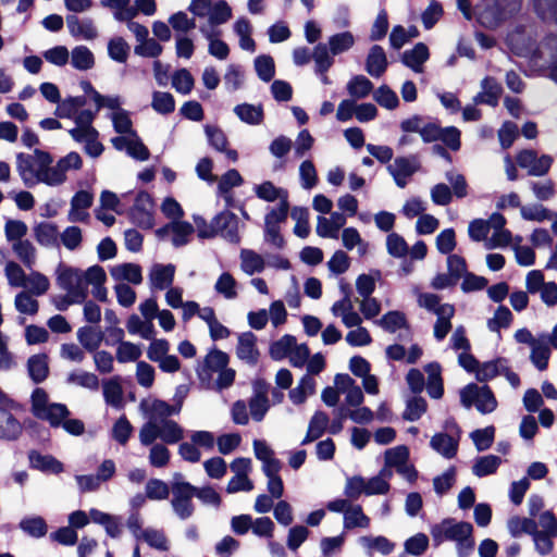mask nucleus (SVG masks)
I'll use <instances>...</instances> for the list:
<instances>
[{
  "label": "nucleus",
  "mask_w": 557,
  "mask_h": 557,
  "mask_svg": "<svg viewBox=\"0 0 557 557\" xmlns=\"http://www.w3.org/2000/svg\"><path fill=\"white\" fill-rule=\"evenodd\" d=\"M82 166V157L75 151L69 152L55 163L49 152L40 149H35L32 156L22 152L16 154V170L28 187L39 183L50 187L61 186L67 181L69 172L78 171Z\"/></svg>",
  "instance_id": "f257e3e1"
},
{
  "label": "nucleus",
  "mask_w": 557,
  "mask_h": 557,
  "mask_svg": "<svg viewBox=\"0 0 557 557\" xmlns=\"http://www.w3.org/2000/svg\"><path fill=\"white\" fill-rule=\"evenodd\" d=\"M55 275L59 287L66 292L70 302L83 304L88 297V286H91V294L97 300L108 301L104 286L107 274L102 267L95 264L84 271L60 263Z\"/></svg>",
  "instance_id": "f03ea898"
},
{
  "label": "nucleus",
  "mask_w": 557,
  "mask_h": 557,
  "mask_svg": "<svg viewBox=\"0 0 557 557\" xmlns=\"http://www.w3.org/2000/svg\"><path fill=\"white\" fill-rule=\"evenodd\" d=\"M140 408L147 417V421L141 425L138 434L143 446L151 445L157 440L170 445L183 440V428L170 419L171 416L180 412L181 407H174L163 400L154 399L150 404L141 401Z\"/></svg>",
  "instance_id": "7ed1b4c3"
},
{
  "label": "nucleus",
  "mask_w": 557,
  "mask_h": 557,
  "mask_svg": "<svg viewBox=\"0 0 557 557\" xmlns=\"http://www.w3.org/2000/svg\"><path fill=\"white\" fill-rule=\"evenodd\" d=\"M430 533L434 547L453 542L458 557H469L474 550L473 525L470 522L446 518L433 524Z\"/></svg>",
  "instance_id": "20e7f679"
},
{
  "label": "nucleus",
  "mask_w": 557,
  "mask_h": 557,
  "mask_svg": "<svg viewBox=\"0 0 557 557\" xmlns=\"http://www.w3.org/2000/svg\"><path fill=\"white\" fill-rule=\"evenodd\" d=\"M418 305L436 315L433 326V335L437 342H443L451 331V319L455 315V307L450 304H442L441 297L432 293H421L418 295Z\"/></svg>",
  "instance_id": "39448f33"
},
{
  "label": "nucleus",
  "mask_w": 557,
  "mask_h": 557,
  "mask_svg": "<svg viewBox=\"0 0 557 557\" xmlns=\"http://www.w3.org/2000/svg\"><path fill=\"white\" fill-rule=\"evenodd\" d=\"M195 491L196 486L186 482L182 473H174L171 484L173 495L171 505L174 512L182 520L188 519L194 512L193 497Z\"/></svg>",
  "instance_id": "423d86ee"
},
{
  "label": "nucleus",
  "mask_w": 557,
  "mask_h": 557,
  "mask_svg": "<svg viewBox=\"0 0 557 557\" xmlns=\"http://www.w3.org/2000/svg\"><path fill=\"white\" fill-rule=\"evenodd\" d=\"M460 401L466 408L474 405L483 414L493 412L497 407V400L492 389L486 385L479 386L474 383L468 384L461 389Z\"/></svg>",
  "instance_id": "0eeeda50"
},
{
  "label": "nucleus",
  "mask_w": 557,
  "mask_h": 557,
  "mask_svg": "<svg viewBox=\"0 0 557 557\" xmlns=\"http://www.w3.org/2000/svg\"><path fill=\"white\" fill-rule=\"evenodd\" d=\"M520 9L517 0H495L480 14L481 23L488 28H495L504 21L510 18Z\"/></svg>",
  "instance_id": "6e6552de"
},
{
  "label": "nucleus",
  "mask_w": 557,
  "mask_h": 557,
  "mask_svg": "<svg viewBox=\"0 0 557 557\" xmlns=\"http://www.w3.org/2000/svg\"><path fill=\"white\" fill-rule=\"evenodd\" d=\"M517 164L527 170L531 176L546 175L554 162L549 154H542L539 157L537 152L532 149L521 150L516 157Z\"/></svg>",
  "instance_id": "1a4fd4ad"
},
{
  "label": "nucleus",
  "mask_w": 557,
  "mask_h": 557,
  "mask_svg": "<svg viewBox=\"0 0 557 557\" xmlns=\"http://www.w3.org/2000/svg\"><path fill=\"white\" fill-rule=\"evenodd\" d=\"M418 156L398 157L387 166L388 173L399 188H405L412 175L420 170Z\"/></svg>",
  "instance_id": "9d476101"
},
{
  "label": "nucleus",
  "mask_w": 557,
  "mask_h": 557,
  "mask_svg": "<svg viewBox=\"0 0 557 557\" xmlns=\"http://www.w3.org/2000/svg\"><path fill=\"white\" fill-rule=\"evenodd\" d=\"M153 212L154 202L151 196L146 191H139L129 212L132 221L143 228H151Z\"/></svg>",
  "instance_id": "9b49d317"
},
{
  "label": "nucleus",
  "mask_w": 557,
  "mask_h": 557,
  "mask_svg": "<svg viewBox=\"0 0 557 557\" xmlns=\"http://www.w3.org/2000/svg\"><path fill=\"white\" fill-rule=\"evenodd\" d=\"M213 227L218 235L232 244L240 242L239 235V219L230 210H224L213 218Z\"/></svg>",
  "instance_id": "f8f14e48"
},
{
  "label": "nucleus",
  "mask_w": 557,
  "mask_h": 557,
  "mask_svg": "<svg viewBox=\"0 0 557 557\" xmlns=\"http://www.w3.org/2000/svg\"><path fill=\"white\" fill-rule=\"evenodd\" d=\"M111 144L116 150H125L129 157L138 161H146L150 157L148 148L144 145L137 133L113 137L111 138Z\"/></svg>",
  "instance_id": "ddd939ff"
},
{
  "label": "nucleus",
  "mask_w": 557,
  "mask_h": 557,
  "mask_svg": "<svg viewBox=\"0 0 557 557\" xmlns=\"http://www.w3.org/2000/svg\"><path fill=\"white\" fill-rule=\"evenodd\" d=\"M193 233L194 226L185 221H173L156 231L157 236L162 239L172 235L171 240L175 247L186 245Z\"/></svg>",
  "instance_id": "4468645a"
},
{
  "label": "nucleus",
  "mask_w": 557,
  "mask_h": 557,
  "mask_svg": "<svg viewBox=\"0 0 557 557\" xmlns=\"http://www.w3.org/2000/svg\"><path fill=\"white\" fill-rule=\"evenodd\" d=\"M356 44L355 35L349 30H344L331 35L326 44L320 42L314 47H323L329 55L333 58L335 55L349 51Z\"/></svg>",
  "instance_id": "2eb2a0df"
},
{
  "label": "nucleus",
  "mask_w": 557,
  "mask_h": 557,
  "mask_svg": "<svg viewBox=\"0 0 557 557\" xmlns=\"http://www.w3.org/2000/svg\"><path fill=\"white\" fill-rule=\"evenodd\" d=\"M539 55L543 60V69L547 76L557 83V36L550 35L545 38L539 48Z\"/></svg>",
  "instance_id": "dca6fc26"
},
{
  "label": "nucleus",
  "mask_w": 557,
  "mask_h": 557,
  "mask_svg": "<svg viewBox=\"0 0 557 557\" xmlns=\"http://www.w3.org/2000/svg\"><path fill=\"white\" fill-rule=\"evenodd\" d=\"M66 26L72 37L82 40H94L98 37L95 23L89 17L81 18L74 14L66 16Z\"/></svg>",
  "instance_id": "f3484780"
},
{
  "label": "nucleus",
  "mask_w": 557,
  "mask_h": 557,
  "mask_svg": "<svg viewBox=\"0 0 557 557\" xmlns=\"http://www.w3.org/2000/svg\"><path fill=\"white\" fill-rule=\"evenodd\" d=\"M228 355L219 349H211L205 357L203 363L198 369V376L201 381L210 380L216 373L227 367Z\"/></svg>",
  "instance_id": "a211bd4d"
},
{
  "label": "nucleus",
  "mask_w": 557,
  "mask_h": 557,
  "mask_svg": "<svg viewBox=\"0 0 557 557\" xmlns=\"http://www.w3.org/2000/svg\"><path fill=\"white\" fill-rule=\"evenodd\" d=\"M175 265L172 263H156L149 272L151 290H164L172 286L175 275Z\"/></svg>",
  "instance_id": "6ab92c4d"
},
{
  "label": "nucleus",
  "mask_w": 557,
  "mask_h": 557,
  "mask_svg": "<svg viewBox=\"0 0 557 557\" xmlns=\"http://www.w3.org/2000/svg\"><path fill=\"white\" fill-rule=\"evenodd\" d=\"M346 224L342 212H332L330 218L318 216L315 232L320 237L337 239L339 230Z\"/></svg>",
  "instance_id": "aec40b11"
},
{
  "label": "nucleus",
  "mask_w": 557,
  "mask_h": 557,
  "mask_svg": "<svg viewBox=\"0 0 557 557\" xmlns=\"http://www.w3.org/2000/svg\"><path fill=\"white\" fill-rule=\"evenodd\" d=\"M481 89L482 91L474 96L473 102L496 107L503 91L500 84L494 77L487 76L482 79Z\"/></svg>",
  "instance_id": "412c9836"
},
{
  "label": "nucleus",
  "mask_w": 557,
  "mask_h": 557,
  "mask_svg": "<svg viewBox=\"0 0 557 557\" xmlns=\"http://www.w3.org/2000/svg\"><path fill=\"white\" fill-rule=\"evenodd\" d=\"M388 61L384 49L374 45L370 48L366 59L367 73L375 78L381 77L387 70Z\"/></svg>",
  "instance_id": "4be33fe9"
},
{
  "label": "nucleus",
  "mask_w": 557,
  "mask_h": 557,
  "mask_svg": "<svg viewBox=\"0 0 557 557\" xmlns=\"http://www.w3.org/2000/svg\"><path fill=\"white\" fill-rule=\"evenodd\" d=\"M256 344L257 336L252 332L239 334L236 347L237 357L249 364H255L259 356Z\"/></svg>",
  "instance_id": "5701e85b"
},
{
  "label": "nucleus",
  "mask_w": 557,
  "mask_h": 557,
  "mask_svg": "<svg viewBox=\"0 0 557 557\" xmlns=\"http://www.w3.org/2000/svg\"><path fill=\"white\" fill-rule=\"evenodd\" d=\"M430 51L425 44L418 42L410 50H406L401 55V62L416 73L423 72V64L429 60Z\"/></svg>",
  "instance_id": "b1692460"
},
{
  "label": "nucleus",
  "mask_w": 557,
  "mask_h": 557,
  "mask_svg": "<svg viewBox=\"0 0 557 557\" xmlns=\"http://www.w3.org/2000/svg\"><path fill=\"white\" fill-rule=\"evenodd\" d=\"M252 24L246 16L238 17L233 24V32L238 37V46L240 49L255 52L256 41L252 38Z\"/></svg>",
  "instance_id": "393cba45"
},
{
  "label": "nucleus",
  "mask_w": 557,
  "mask_h": 557,
  "mask_svg": "<svg viewBox=\"0 0 557 557\" xmlns=\"http://www.w3.org/2000/svg\"><path fill=\"white\" fill-rule=\"evenodd\" d=\"M22 431V423L13 416V411L0 408V440L15 441Z\"/></svg>",
  "instance_id": "a878e982"
},
{
  "label": "nucleus",
  "mask_w": 557,
  "mask_h": 557,
  "mask_svg": "<svg viewBox=\"0 0 557 557\" xmlns=\"http://www.w3.org/2000/svg\"><path fill=\"white\" fill-rule=\"evenodd\" d=\"M459 438L447 433H436L430 441V446L446 459H451L458 450Z\"/></svg>",
  "instance_id": "bb28decb"
},
{
  "label": "nucleus",
  "mask_w": 557,
  "mask_h": 557,
  "mask_svg": "<svg viewBox=\"0 0 557 557\" xmlns=\"http://www.w3.org/2000/svg\"><path fill=\"white\" fill-rule=\"evenodd\" d=\"M110 274L117 282L127 281L138 285L143 282L141 268L136 263H121L111 268Z\"/></svg>",
  "instance_id": "cd10ccee"
},
{
  "label": "nucleus",
  "mask_w": 557,
  "mask_h": 557,
  "mask_svg": "<svg viewBox=\"0 0 557 557\" xmlns=\"http://www.w3.org/2000/svg\"><path fill=\"white\" fill-rule=\"evenodd\" d=\"M424 370L428 374V394L434 399L441 398L444 393L441 364L431 362L424 367Z\"/></svg>",
  "instance_id": "c85d7f7f"
},
{
  "label": "nucleus",
  "mask_w": 557,
  "mask_h": 557,
  "mask_svg": "<svg viewBox=\"0 0 557 557\" xmlns=\"http://www.w3.org/2000/svg\"><path fill=\"white\" fill-rule=\"evenodd\" d=\"M249 409L255 421H261L269 410L267 389L259 383L255 385V395L249 400Z\"/></svg>",
  "instance_id": "c756f323"
},
{
  "label": "nucleus",
  "mask_w": 557,
  "mask_h": 557,
  "mask_svg": "<svg viewBox=\"0 0 557 557\" xmlns=\"http://www.w3.org/2000/svg\"><path fill=\"white\" fill-rule=\"evenodd\" d=\"M30 467L42 472L61 473L63 465L51 455H41L35 450L28 455Z\"/></svg>",
  "instance_id": "7c9ffc66"
},
{
  "label": "nucleus",
  "mask_w": 557,
  "mask_h": 557,
  "mask_svg": "<svg viewBox=\"0 0 557 557\" xmlns=\"http://www.w3.org/2000/svg\"><path fill=\"white\" fill-rule=\"evenodd\" d=\"M239 260L240 269L247 275L261 273L265 268L263 257L251 249H242Z\"/></svg>",
  "instance_id": "2f4dec72"
},
{
  "label": "nucleus",
  "mask_w": 557,
  "mask_h": 557,
  "mask_svg": "<svg viewBox=\"0 0 557 557\" xmlns=\"http://www.w3.org/2000/svg\"><path fill=\"white\" fill-rule=\"evenodd\" d=\"M330 424L329 416L323 411H315L309 421L307 434L301 444L307 445L323 435Z\"/></svg>",
  "instance_id": "473e14b6"
},
{
  "label": "nucleus",
  "mask_w": 557,
  "mask_h": 557,
  "mask_svg": "<svg viewBox=\"0 0 557 557\" xmlns=\"http://www.w3.org/2000/svg\"><path fill=\"white\" fill-rule=\"evenodd\" d=\"M28 375L35 383H41L49 374L48 356L46 354L33 355L27 360Z\"/></svg>",
  "instance_id": "72a5a7b5"
},
{
  "label": "nucleus",
  "mask_w": 557,
  "mask_h": 557,
  "mask_svg": "<svg viewBox=\"0 0 557 557\" xmlns=\"http://www.w3.org/2000/svg\"><path fill=\"white\" fill-rule=\"evenodd\" d=\"M233 111L242 122L249 125H260L264 117L261 104L240 103Z\"/></svg>",
  "instance_id": "f704fd0d"
},
{
  "label": "nucleus",
  "mask_w": 557,
  "mask_h": 557,
  "mask_svg": "<svg viewBox=\"0 0 557 557\" xmlns=\"http://www.w3.org/2000/svg\"><path fill=\"white\" fill-rule=\"evenodd\" d=\"M312 60L314 62V73L320 77L324 85H330L331 81L326 73L333 66L334 59L329 58L323 47H314L312 50Z\"/></svg>",
  "instance_id": "c9c22d12"
},
{
  "label": "nucleus",
  "mask_w": 557,
  "mask_h": 557,
  "mask_svg": "<svg viewBox=\"0 0 557 557\" xmlns=\"http://www.w3.org/2000/svg\"><path fill=\"white\" fill-rule=\"evenodd\" d=\"M79 344L89 352H95L103 341V333L91 326H82L76 333Z\"/></svg>",
  "instance_id": "e433bc0d"
},
{
  "label": "nucleus",
  "mask_w": 557,
  "mask_h": 557,
  "mask_svg": "<svg viewBox=\"0 0 557 557\" xmlns=\"http://www.w3.org/2000/svg\"><path fill=\"white\" fill-rule=\"evenodd\" d=\"M253 191L259 199H262L268 202H273L275 200H288V193L286 189L276 187L272 182L265 181L259 185L253 187Z\"/></svg>",
  "instance_id": "4c0bfd02"
},
{
  "label": "nucleus",
  "mask_w": 557,
  "mask_h": 557,
  "mask_svg": "<svg viewBox=\"0 0 557 557\" xmlns=\"http://www.w3.org/2000/svg\"><path fill=\"white\" fill-rule=\"evenodd\" d=\"M102 388L107 405L117 409L123 407V389L119 376L103 381Z\"/></svg>",
  "instance_id": "58836bf2"
},
{
  "label": "nucleus",
  "mask_w": 557,
  "mask_h": 557,
  "mask_svg": "<svg viewBox=\"0 0 557 557\" xmlns=\"http://www.w3.org/2000/svg\"><path fill=\"white\" fill-rule=\"evenodd\" d=\"M502 463V458L496 455H486L474 460L472 473L478 478L493 474Z\"/></svg>",
  "instance_id": "ea45409f"
},
{
  "label": "nucleus",
  "mask_w": 557,
  "mask_h": 557,
  "mask_svg": "<svg viewBox=\"0 0 557 557\" xmlns=\"http://www.w3.org/2000/svg\"><path fill=\"white\" fill-rule=\"evenodd\" d=\"M34 235L36 240L46 247H51L57 245L59 231L58 226L53 223L41 222L37 224L34 228Z\"/></svg>",
  "instance_id": "a19ab883"
},
{
  "label": "nucleus",
  "mask_w": 557,
  "mask_h": 557,
  "mask_svg": "<svg viewBox=\"0 0 557 557\" xmlns=\"http://www.w3.org/2000/svg\"><path fill=\"white\" fill-rule=\"evenodd\" d=\"M315 391V381L308 374L304 375L298 385L289 391V399L295 405L306 401L307 397Z\"/></svg>",
  "instance_id": "79ce46f5"
},
{
  "label": "nucleus",
  "mask_w": 557,
  "mask_h": 557,
  "mask_svg": "<svg viewBox=\"0 0 557 557\" xmlns=\"http://www.w3.org/2000/svg\"><path fill=\"white\" fill-rule=\"evenodd\" d=\"M550 357V348L545 338H537V342L531 346V355L530 359L534 367L543 371L548 366V360Z\"/></svg>",
  "instance_id": "37998d69"
},
{
  "label": "nucleus",
  "mask_w": 557,
  "mask_h": 557,
  "mask_svg": "<svg viewBox=\"0 0 557 557\" xmlns=\"http://www.w3.org/2000/svg\"><path fill=\"white\" fill-rule=\"evenodd\" d=\"M214 290L226 300H233L238 296L237 281L230 272H223L214 284Z\"/></svg>",
  "instance_id": "c03bdc74"
},
{
  "label": "nucleus",
  "mask_w": 557,
  "mask_h": 557,
  "mask_svg": "<svg viewBox=\"0 0 557 557\" xmlns=\"http://www.w3.org/2000/svg\"><path fill=\"white\" fill-rule=\"evenodd\" d=\"M85 104L86 98L83 96L69 97L60 101L54 114L61 119H73Z\"/></svg>",
  "instance_id": "a18cd8bd"
},
{
  "label": "nucleus",
  "mask_w": 557,
  "mask_h": 557,
  "mask_svg": "<svg viewBox=\"0 0 557 557\" xmlns=\"http://www.w3.org/2000/svg\"><path fill=\"white\" fill-rule=\"evenodd\" d=\"M70 416V411L65 405L53 403L45 409L41 413H38V419L48 421L52 428L61 426L63 420Z\"/></svg>",
  "instance_id": "49530a36"
},
{
  "label": "nucleus",
  "mask_w": 557,
  "mask_h": 557,
  "mask_svg": "<svg viewBox=\"0 0 557 557\" xmlns=\"http://www.w3.org/2000/svg\"><path fill=\"white\" fill-rule=\"evenodd\" d=\"M18 527L24 533L35 539L45 536L48 531L45 519L39 516L23 518L20 521Z\"/></svg>",
  "instance_id": "de8ad7c7"
},
{
  "label": "nucleus",
  "mask_w": 557,
  "mask_h": 557,
  "mask_svg": "<svg viewBox=\"0 0 557 557\" xmlns=\"http://www.w3.org/2000/svg\"><path fill=\"white\" fill-rule=\"evenodd\" d=\"M346 88L354 99H363L372 91L373 84L363 75H355L349 79Z\"/></svg>",
  "instance_id": "09e8293b"
},
{
  "label": "nucleus",
  "mask_w": 557,
  "mask_h": 557,
  "mask_svg": "<svg viewBox=\"0 0 557 557\" xmlns=\"http://www.w3.org/2000/svg\"><path fill=\"white\" fill-rule=\"evenodd\" d=\"M370 527V518L363 512L360 505H352L344 516V528L346 530L361 528L367 529Z\"/></svg>",
  "instance_id": "8fccbe9b"
},
{
  "label": "nucleus",
  "mask_w": 557,
  "mask_h": 557,
  "mask_svg": "<svg viewBox=\"0 0 557 557\" xmlns=\"http://www.w3.org/2000/svg\"><path fill=\"white\" fill-rule=\"evenodd\" d=\"M71 64L78 71H87L95 64L94 54L86 46H77L71 52Z\"/></svg>",
  "instance_id": "3c124183"
},
{
  "label": "nucleus",
  "mask_w": 557,
  "mask_h": 557,
  "mask_svg": "<svg viewBox=\"0 0 557 557\" xmlns=\"http://www.w3.org/2000/svg\"><path fill=\"white\" fill-rule=\"evenodd\" d=\"M233 15L232 8L225 0H218L212 3L207 13L208 20L211 24L223 25L231 20Z\"/></svg>",
  "instance_id": "603ef678"
},
{
  "label": "nucleus",
  "mask_w": 557,
  "mask_h": 557,
  "mask_svg": "<svg viewBox=\"0 0 557 557\" xmlns=\"http://www.w3.org/2000/svg\"><path fill=\"white\" fill-rule=\"evenodd\" d=\"M384 331L395 333L407 325L406 317L403 312L394 310L385 313L380 320L374 322Z\"/></svg>",
  "instance_id": "864d4df0"
},
{
  "label": "nucleus",
  "mask_w": 557,
  "mask_h": 557,
  "mask_svg": "<svg viewBox=\"0 0 557 557\" xmlns=\"http://www.w3.org/2000/svg\"><path fill=\"white\" fill-rule=\"evenodd\" d=\"M12 249L26 268L32 269L35 265L36 248L29 240H17L13 243Z\"/></svg>",
  "instance_id": "5fc2aeb1"
},
{
  "label": "nucleus",
  "mask_w": 557,
  "mask_h": 557,
  "mask_svg": "<svg viewBox=\"0 0 557 557\" xmlns=\"http://www.w3.org/2000/svg\"><path fill=\"white\" fill-rule=\"evenodd\" d=\"M223 81L226 90L231 92L238 90L243 87L245 81L243 67L238 64H228Z\"/></svg>",
  "instance_id": "6e6d98bb"
},
{
  "label": "nucleus",
  "mask_w": 557,
  "mask_h": 557,
  "mask_svg": "<svg viewBox=\"0 0 557 557\" xmlns=\"http://www.w3.org/2000/svg\"><path fill=\"white\" fill-rule=\"evenodd\" d=\"M342 242L343 246L348 250H352L357 247L360 256L367 253L368 244L361 238L358 230L355 227H346L343 230Z\"/></svg>",
  "instance_id": "4d7b16f0"
},
{
  "label": "nucleus",
  "mask_w": 557,
  "mask_h": 557,
  "mask_svg": "<svg viewBox=\"0 0 557 557\" xmlns=\"http://www.w3.org/2000/svg\"><path fill=\"white\" fill-rule=\"evenodd\" d=\"M361 545L369 549H375L382 555H389L395 549V543L389 541L387 537L383 535L379 536H362L360 537Z\"/></svg>",
  "instance_id": "13d9d810"
},
{
  "label": "nucleus",
  "mask_w": 557,
  "mask_h": 557,
  "mask_svg": "<svg viewBox=\"0 0 557 557\" xmlns=\"http://www.w3.org/2000/svg\"><path fill=\"white\" fill-rule=\"evenodd\" d=\"M507 528L513 536H520L522 533L532 534L537 528L536 520L532 518L512 517L508 520Z\"/></svg>",
  "instance_id": "bf43d9fd"
},
{
  "label": "nucleus",
  "mask_w": 557,
  "mask_h": 557,
  "mask_svg": "<svg viewBox=\"0 0 557 557\" xmlns=\"http://www.w3.org/2000/svg\"><path fill=\"white\" fill-rule=\"evenodd\" d=\"M290 216L296 221L294 234L300 238H306L310 234L309 211L304 207H295Z\"/></svg>",
  "instance_id": "052dcab7"
},
{
  "label": "nucleus",
  "mask_w": 557,
  "mask_h": 557,
  "mask_svg": "<svg viewBox=\"0 0 557 557\" xmlns=\"http://www.w3.org/2000/svg\"><path fill=\"white\" fill-rule=\"evenodd\" d=\"M296 337L293 335H284L270 346V355L274 360H282L289 356L296 345Z\"/></svg>",
  "instance_id": "680f3d73"
},
{
  "label": "nucleus",
  "mask_w": 557,
  "mask_h": 557,
  "mask_svg": "<svg viewBox=\"0 0 557 557\" xmlns=\"http://www.w3.org/2000/svg\"><path fill=\"white\" fill-rule=\"evenodd\" d=\"M165 443L153 442L150 446L148 460L149 463L154 468H164L169 465L171 453L164 445Z\"/></svg>",
  "instance_id": "e2e57ef3"
},
{
  "label": "nucleus",
  "mask_w": 557,
  "mask_h": 557,
  "mask_svg": "<svg viewBox=\"0 0 557 557\" xmlns=\"http://www.w3.org/2000/svg\"><path fill=\"white\" fill-rule=\"evenodd\" d=\"M194 85L195 79L187 69H181L173 73L172 86L177 92L188 95L193 90Z\"/></svg>",
  "instance_id": "0e129e2a"
},
{
  "label": "nucleus",
  "mask_w": 557,
  "mask_h": 557,
  "mask_svg": "<svg viewBox=\"0 0 557 557\" xmlns=\"http://www.w3.org/2000/svg\"><path fill=\"white\" fill-rule=\"evenodd\" d=\"M255 70L258 77L263 82H270L275 75V64L271 55L261 54L255 59Z\"/></svg>",
  "instance_id": "69168bd1"
},
{
  "label": "nucleus",
  "mask_w": 557,
  "mask_h": 557,
  "mask_svg": "<svg viewBox=\"0 0 557 557\" xmlns=\"http://www.w3.org/2000/svg\"><path fill=\"white\" fill-rule=\"evenodd\" d=\"M522 219L527 221L543 222L545 220H552L554 213L542 205H527L520 208Z\"/></svg>",
  "instance_id": "338daca9"
},
{
  "label": "nucleus",
  "mask_w": 557,
  "mask_h": 557,
  "mask_svg": "<svg viewBox=\"0 0 557 557\" xmlns=\"http://www.w3.org/2000/svg\"><path fill=\"white\" fill-rule=\"evenodd\" d=\"M134 431L133 425L125 416H121L113 424L111 436L122 446L126 445L132 433Z\"/></svg>",
  "instance_id": "774afa93"
}]
</instances>
